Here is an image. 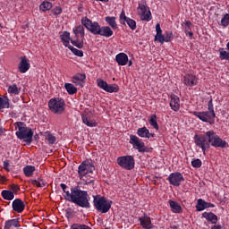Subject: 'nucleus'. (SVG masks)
Masks as SVG:
<instances>
[{"label":"nucleus","instance_id":"f257e3e1","mask_svg":"<svg viewBox=\"0 0 229 229\" xmlns=\"http://www.w3.org/2000/svg\"><path fill=\"white\" fill-rule=\"evenodd\" d=\"M195 146L199 148L205 155L207 149H210V146L213 148H228V143L226 140H224L216 133V131L210 130L206 131L204 134H195L193 137Z\"/></svg>","mask_w":229,"mask_h":229},{"label":"nucleus","instance_id":"f03ea898","mask_svg":"<svg viewBox=\"0 0 229 229\" xmlns=\"http://www.w3.org/2000/svg\"><path fill=\"white\" fill-rule=\"evenodd\" d=\"M66 201H71L81 208H90V196L87 191L81 190L80 186L71 188V192H67Z\"/></svg>","mask_w":229,"mask_h":229},{"label":"nucleus","instance_id":"7ed1b4c3","mask_svg":"<svg viewBox=\"0 0 229 229\" xmlns=\"http://www.w3.org/2000/svg\"><path fill=\"white\" fill-rule=\"evenodd\" d=\"M15 132L17 139L20 140H24L27 144H31L33 142V130L24 123V122L14 123Z\"/></svg>","mask_w":229,"mask_h":229},{"label":"nucleus","instance_id":"20e7f679","mask_svg":"<svg viewBox=\"0 0 229 229\" xmlns=\"http://www.w3.org/2000/svg\"><path fill=\"white\" fill-rule=\"evenodd\" d=\"M208 111H194L193 115L202 121V123H208V124H216V111H214V103L212 98L208 103Z\"/></svg>","mask_w":229,"mask_h":229},{"label":"nucleus","instance_id":"39448f33","mask_svg":"<svg viewBox=\"0 0 229 229\" xmlns=\"http://www.w3.org/2000/svg\"><path fill=\"white\" fill-rule=\"evenodd\" d=\"M93 205L98 212L106 214L110 211V208H112V200L101 195H95L93 196Z\"/></svg>","mask_w":229,"mask_h":229},{"label":"nucleus","instance_id":"423d86ee","mask_svg":"<svg viewBox=\"0 0 229 229\" xmlns=\"http://www.w3.org/2000/svg\"><path fill=\"white\" fill-rule=\"evenodd\" d=\"M96 171V165L91 159L84 160L78 167V174L80 180H83L87 174H90Z\"/></svg>","mask_w":229,"mask_h":229},{"label":"nucleus","instance_id":"0eeeda50","mask_svg":"<svg viewBox=\"0 0 229 229\" xmlns=\"http://www.w3.org/2000/svg\"><path fill=\"white\" fill-rule=\"evenodd\" d=\"M48 108L53 112L60 115L65 112V100L60 98H54L48 101Z\"/></svg>","mask_w":229,"mask_h":229},{"label":"nucleus","instance_id":"6e6552de","mask_svg":"<svg viewBox=\"0 0 229 229\" xmlns=\"http://www.w3.org/2000/svg\"><path fill=\"white\" fill-rule=\"evenodd\" d=\"M81 25L92 33V35H99V31L101 30V25L98 21H92L87 16L81 18Z\"/></svg>","mask_w":229,"mask_h":229},{"label":"nucleus","instance_id":"1a4fd4ad","mask_svg":"<svg viewBox=\"0 0 229 229\" xmlns=\"http://www.w3.org/2000/svg\"><path fill=\"white\" fill-rule=\"evenodd\" d=\"M116 162L122 169H126V171H131L135 169V158L133 156H122L117 157Z\"/></svg>","mask_w":229,"mask_h":229},{"label":"nucleus","instance_id":"9d476101","mask_svg":"<svg viewBox=\"0 0 229 229\" xmlns=\"http://www.w3.org/2000/svg\"><path fill=\"white\" fill-rule=\"evenodd\" d=\"M129 142L135 149L139 151V153H149V148L146 147L144 141H141L140 139H139V137L131 134Z\"/></svg>","mask_w":229,"mask_h":229},{"label":"nucleus","instance_id":"9b49d317","mask_svg":"<svg viewBox=\"0 0 229 229\" xmlns=\"http://www.w3.org/2000/svg\"><path fill=\"white\" fill-rule=\"evenodd\" d=\"M167 181L170 185H173L174 187H180L182 185V182H185V178L182 173L174 172L169 174Z\"/></svg>","mask_w":229,"mask_h":229},{"label":"nucleus","instance_id":"f8f14e48","mask_svg":"<svg viewBox=\"0 0 229 229\" xmlns=\"http://www.w3.org/2000/svg\"><path fill=\"white\" fill-rule=\"evenodd\" d=\"M97 83L99 89H102V90H105L106 92H109L110 94L119 92V85L117 84L108 85V83L102 79L97 80Z\"/></svg>","mask_w":229,"mask_h":229},{"label":"nucleus","instance_id":"ddd939ff","mask_svg":"<svg viewBox=\"0 0 229 229\" xmlns=\"http://www.w3.org/2000/svg\"><path fill=\"white\" fill-rule=\"evenodd\" d=\"M199 78L194 73H185L182 77V83L185 87H196L199 82Z\"/></svg>","mask_w":229,"mask_h":229},{"label":"nucleus","instance_id":"4468645a","mask_svg":"<svg viewBox=\"0 0 229 229\" xmlns=\"http://www.w3.org/2000/svg\"><path fill=\"white\" fill-rule=\"evenodd\" d=\"M138 13L140 15L141 21H147V22H149V21H151L153 18L151 16V11L149 10V7L145 4H139Z\"/></svg>","mask_w":229,"mask_h":229},{"label":"nucleus","instance_id":"2eb2a0df","mask_svg":"<svg viewBox=\"0 0 229 229\" xmlns=\"http://www.w3.org/2000/svg\"><path fill=\"white\" fill-rule=\"evenodd\" d=\"M120 22L121 24H127L129 28H131L133 30H137V21L135 20L127 17L126 13L124 11H122L120 14Z\"/></svg>","mask_w":229,"mask_h":229},{"label":"nucleus","instance_id":"dca6fc26","mask_svg":"<svg viewBox=\"0 0 229 229\" xmlns=\"http://www.w3.org/2000/svg\"><path fill=\"white\" fill-rule=\"evenodd\" d=\"M31 68V64L30 63V59L26 56H21V61L18 64V71L21 74H26L27 72Z\"/></svg>","mask_w":229,"mask_h":229},{"label":"nucleus","instance_id":"f3484780","mask_svg":"<svg viewBox=\"0 0 229 229\" xmlns=\"http://www.w3.org/2000/svg\"><path fill=\"white\" fill-rule=\"evenodd\" d=\"M87 80V75L85 73H76L72 77V82L77 87L83 89Z\"/></svg>","mask_w":229,"mask_h":229},{"label":"nucleus","instance_id":"a211bd4d","mask_svg":"<svg viewBox=\"0 0 229 229\" xmlns=\"http://www.w3.org/2000/svg\"><path fill=\"white\" fill-rule=\"evenodd\" d=\"M25 208L26 205L24 204V201H22V199H16L13 201V210H14V212H17L18 214H22Z\"/></svg>","mask_w":229,"mask_h":229},{"label":"nucleus","instance_id":"6ab92c4d","mask_svg":"<svg viewBox=\"0 0 229 229\" xmlns=\"http://www.w3.org/2000/svg\"><path fill=\"white\" fill-rule=\"evenodd\" d=\"M140 225L144 229H153L155 225L151 223V218L148 216H143L139 217Z\"/></svg>","mask_w":229,"mask_h":229},{"label":"nucleus","instance_id":"aec40b11","mask_svg":"<svg viewBox=\"0 0 229 229\" xmlns=\"http://www.w3.org/2000/svg\"><path fill=\"white\" fill-rule=\"evenodd\" d=\"M170 107L174 112L180 110V98L174 94L170 95Z\"/></svg>","mask_w":229,"mask_h":229},{"label":"nucleus","instance_id":"412c9836","mask_svg":"<svg viewBox=\"0 0 229 229\" xmlns=\"http://www.w3.org/2000/svg\"><path fill=\"white\" fill-rule=\"evenodd\" d=\"M98 35L100 37H106V38H110L114 35V30L108 26H101Z\"/></svg>","mask_w":229,"mask_h":229},{"label":"nucleus","instance_id":"4be33fe9","mask_svg":"<svg viewBox=\"0 0 229 229\" xmlns=\"http://www.w3.org/2000/svg\"><path fill=\"white\" fill-rule=\"evenodd\" d=\"M82 123L89 126V128H96L98 126V123L90 118L89 114H82L81 115Z\"/></svg>","mask_w":229,"mask_h":229},{"label":"nucleus","instance_id":"5701e85b","mask_svg":"<svg viewBox=\"0 0 229 229\" xmlns=\"http://www.w3.org/2000/svg\"><path fill=\"white\" fill-rule=\"evenodd\" d=\"M115 61L118 64V65H127L128 64V55L125 53H119L115 55Z\"/></svg>","mask_w":229,"mask_h":229},{"label":"nucleus","instance_id":"b1692460","mask_svg":"<svg viewBox=\"0 0 229 229\" xmlns=\"http://www.w3.org/2000/svg\"><path fill=\"white\" fill-rule=\"evenodd\" d=\"M168 203L170 205L171 211L174 214H182V212H183L182 206L178 202L174 200H169Z\"/></svg>","mask_w":229,"mask_h":229},{"label":"nucleus","instance_id":"393cba45","mask_svg":"<svg viewBox=\"0 0 229 229\" xmlns=\"http://www.w3.org/2000/svg\"><path fill=\"white\" fill-rule=\"evenodd\" d=\"M157 34L154 38L155 42H159L160 44H164V34H162V28L160 27V23L156 25Z\"/></svg>","mask_w":229,"mask_h":229},{"label":"nucleus","instance_id":"a878e982","mask_svg":"<svg viewBox=\"0 0 229 229\" xmlns=\"http://www.w3.org/2000/svg\"><path fill=\"white\" fill-rule=\"evenodd\" d=\"M12 226L14 228H21V225H19V218L6 220L4 229H11Z\"/></svg>","mask_w":229,"mask_h":229},{"label":"nucleus","instance_id":"bb28decb","mask_svg":"<svg viewBox=\"0 0 229 229\" xmlns=\"http://www.w3.org/2000/svg\"><path fill=\"white\" fill-rule=\"evenodd\" d=\"M202 217H204V219H207V221H210L212 225H217V216L212 212H204L202 214Z\"/></svg>","mask_w":229,"mask_h":229},{"label":"nucleus","instance_id":"cd10ccee","mask_svg":"<svg viewBox=\"0 0 229 229\" xmlns=\"http://www.w3.org/2000/svg\"><path fill=\"white\" fill-rule=\"evenodd\" d=\"M85 25H79V26H75L72 30L76 38H78V37H81V38H84L85 37V27H83Z\"/></svg>","mask_w":229,"mask_h":229},{"label":"nucleus","instance_id":"c85d7f7f","mask_svg":"<svg viewBox=\"0 0 229 229\" xmlns=\"http://www.w3.org/2000/svg\"><path fill=\"white\" fill-rule=\"evenodd\" d=\"M1 196L3 199H6V201H12V199L15 198V194L10 190H3L1 192Z\"/></svg>","mask_w":229,"mask_h":229},{"label":"nucleus","instance_id":"c756f323","mask_svg":"<svg viewBox=\"0 0 229 229\" xmlns=\"http://www.w3.org/2000/svg\"><path fill=\"white\" fill-rule=\"evenodd\" d=\"M137 135L141 137V139H149V129H147L146 126L139 128L137 130Z\"/></svg>","mask_w":229,"mask_h":229},{"label":"nucleus","instance_id":"7c9ffc66","mask_svg":"<svg viewBox=\"0 0 229 229\" xmlns=\"http://www.w3.org/2000/svg\"><path fill=\"white\" fill-rule=\"evenodd\" d=\"M36 168L35 166L31 165H28L23 168V174L27 177V178H31V176H33V174L35 173Z\"/></svg>","mask_w":229,"mask_h":229},{"label":"nucleus","instance_id":"2f4dec72","mask_svg":"<svg viewBox=\"0 0 229 229\" xmlns=\"http://www.w3.org/2000/svg\"><path fill=\"white\" fill-rule=\"evenodd\" d=\"M105 21L113 30H117V21L114 16H107L105 18Z\"/></svg>","mask_w":229,"mask_h":229},{"label":"nucleus","instance_id":"473e14b6","mask_svg":"<svg viewBox=\"0 0 229 229\" xmlns=\"http://www.w3.org/2000/svg\"><path fill=\"white\" fill-rule=\"evenodd\" d=\"M61 40L64 44V46H65V47H69V46H71L69 44V40H71V33L64 31L61 36Z\"/></svg>","mask_w":229,"mask_h":229},{"label":"nucleus","instance_id":"72a5a7b5","mask_svg":"<svg viewBox=\"0 0 229 229\" xmlns=\"http://www.w3.org/2000/svg\"><path fill=\"white\" fill-rule=\"evenodd\" d=\"M64 89L70 96H73V94H76V92H78V88L72 83H65Z\"/></svg>","mask_w":229,"mask_h":229},{"label":"nucleus","instance_id":"f704fd0d","mask_svg":"<svg viewBox=\"0 0 229 229\" xmlns=\"http://www.w3.org/2000/svg\"><path fill=\"white\" fill-rule=\"evenodd\" d=\"M4 108H10V98L0 97V110H4Z\"/></svg>","mask_w":229,"mask_h":229},{"label":"nucleus","instance_id":"c9c22d12","mask_svg":"<svg viewBox=\"0 0 229 229\" xmlns=\"http://www.w3.org/2000/svg\"><path fill=\"white\" fill-rule=\"evenodd\" d=\"M157 114H151L148 118V123L150 124V126L153 127L154 130H159V127H158V122H157Z\"/></svg>","mask_w":229,"mask_h":229},{"label":"nucleus","instance_id":"e433bc0d","mask_svg":"<svg viewBox=\"0 0 229 229\" xmlns=\"http://www.w3.org/2000/svg\"><path fill=\"white\" fill-rule=\"evenodd\" d=\"M197 212H203L206 210V201L203 199H199L196 205Z\"/></svg>","mask_w":229,"mask_h":229},{"label":"nucleus","instance_id":"4c0bfd02","mask_svg":"<svg viewBox=\"0 0 229 229\" xmlns=\"http://www.w3.org/2000/svg\"><path fill=\"white\" fill-rule=\"evenodd\" d=\"M53 8V4L51 2L44 1L39 5V10H42V12H47Z\"/></svg>","mask_w":229,"mask_h":229},{"label":"nucleus","instance_id":"58836bf2","mask_svg":"<svg viewBox=\"0 0 229 229\" xmlns=\"http://www.w3.org/2000/svg\"><path fill=\"white\" fill-rule=\"evenodd\" d=\"M45 139L49 144H55L56 142V136L53 135L49 131L45 132Z\"/></svg>","mask_w":229,"mask_h":229},{"label":"nucleus","instance_id":"ea45409f","mask_svg":"<svg viewBox=\"0 0 229 229\" xmlns=\"http://www.w3.org/2000/svg\"><path fill=\"white\" fill-rule=\"evenodd\" d=\"M218 52H219L220 60H228V62H229V52L225 50V48H223V47H220L218 49Z\"/></svg>","mask_w":229,"mask_h":229},{"label":"nucleus","instance_id":"a19ab883","mask_svg":"<svg viewBox=\"0 0 229 229\" xmlns=\"http://www.w3.org/2000/svg\"><path fill=\"white\" fill-rule=\"evenodd\" d=\"M7 92L9 94H14L15 96H17L21 92V89H19L16 84H13L8 87Z\"/></svg>","mask_w":229,"mask_h":229},{"label":"nucleus","instance_id":"79ce46f5","mask_svg":"<svg viewBox=\"0 0 229 229\" xmlns=\"http://www.w3.org/2000/svg\"><path fill=\"white\" fill-rule=\"evenodd\" d=\"M220 26H223L224 28H228L229 26V13H225L221 21H220Z\"/></svg>","mask_w":229,"mask_h":229},{"label":"nucleus","instance_id":"37998d69","mask_svg":"<svg viewBox=\"0 0 229 229\" xmlns=\"http://www.w3.org/2000/svg\"><path fill=\"white\" fill-rule=\"evenodd\" d=\"M71 44L75 47H78V49H83V39H71Z\"/></svg>","mask_w":229,"mask_h":229},{"label":"nucleus","instance_id":"c03bdc74","mask_svg":"<svg viewBox=\"0 0 229 229\" xmlns=\"http://www.w3.org/2000/svg\"><path fill=\"white\" fill-rule=\"evenodd\" d=\"M68 49H70V51H72L75 55V56H79L80 58H82L83 51L79 50L72 46H68Z\"/></svg>","mask_w":229,"mask_h":229},{"label":"nucleus","instance_id":"a18cd8bd","mask_svg":"<svg viewBox=\"0 0 229 229\" xmlns=\"http://www.w3.org/2000/svg\"><path fill=\"white\" fill-rule=\"evenodd\" d=\"M173 40V31H165L163 35V44L164 42H171Z\"/></svg>","mask_w":229,"mask_h":229},{"label":"nucleus","instance_id":"49530a36","mask_svg":"<svg viewBox=\"0 0 229 229\" xmlns=\"http://www.w3.org/2000/svg\"><path fill=\"white\" fill-rule=\"evenodd\" d=\"M39 181L38 180H31V183L32 185H36V187H46V182H44V180L38 178Z\"/></svg>","mask_w":229,"mask_h":229},{"label":"nucleus","instance_id":"de8ad7c7","mask_svg":"<svg viewBox=\"0 0 229 229\" xmlns=\"http://www.w3.org/2000/svg\"><path fill=\"white\" fill-rule=\"evenodd\" d=\"M191 165L195 169H199V167H201V165H203V163L201 162V159L197 158V159H193L191 161Z\"/></svg>","mask_w":229,"mask_h":229},{"label":"nucleus","instance_id":"09e8293b","mask_svg":"<svg viewBox=\"0 0 229 229\" xmlns=\"http://www.w3.org/2000/svg\"><path fill=\"white\" fill-rule=\"evenodd\" d=\"M62 12H63V10H62V7H60V6H56L51 10V13H53V15H55V17L57 15H61Z\"/></svg>","mask_w":229,"mask_h":229},{"label":"nucleus","instance_id":"8fccbe9b","mask_svg":"<svg viewBox=\"0 0 229 229\" xmlns=\"http://www.w3.org/2000/svg\"><path fill=\"white\" fill-rule=\"evenodd\" d=\"M11 191H13V194H17V192H19L21 191V187H19V185L17 184H11Z\"/></svg>","mask_w":229,"mask_h":229},{"label":"nucleus","instance_id":"3c124183","mask_svg":"<svg viewBox=\"0 0 229 229\" xmlns=\"http://www.w3.org/2000/svg\"><path fill=\"white\" fill-rule=\"evenodd\" d=\"M60 187L65 194V197H64L65 199H67V192H71V191H67V186L65 185V183H61Z\"/></svg>","mask_w":229,"mask_h":229},{"label":"nucleus","instance_id":"603ef678","mask_svg":"<svg viewBox=\"0 0 229 229\" xmlns=\"http://www.w3.org/2000/svg\"><path fill=\"white\" fill-rule=\"evenodd\" d=\"M185 33H187V31H189V30H191V27L192 26V22H191V21H185Z\"/></svg>","mask_w":229,"mask_h":229},{"label":"nucleus","instance_id":"864d4df0","mask_svg":"<svg viewBox=\"0 0 229 229\" xmlns=\"http://www.w3.org/2000/svg\"><path fill=\"white\" fill-rule=\"evenodd\" d=\"M4 169L5 171L10 172V161L8 160L4 161Z\"/></svg>","mask_w":229,"mask_h":229},{"label":"nucleus","instance_id":"5fc2aeb1","mask_svg":"<svg viewBox=\"0 0 229 229\" xmlns=\"http://www.w3.org/2000/svg\"><path fill=\"white\" fill-rule=\"evenodd\" d=\"M82 182H83L84 185H90V183H92V185H94V180L87 181V180L82 178Z\"/></svg>","mask_w":229,"mask_h":229},{"label":"nucleus","instance_id":"6e6d98bb","mask_svg":"<svg viewBox=\"0 0 229 229\" xmlns=\"http://www.w3.org/2000/svg\"><path fill=\"white\" fill-rule=\"evenodd\" d=\"M215 207H216V205L206 201V209L207 208H214Z\"/></svg>","mask_w":229,"mask_h":229},{"label":"nucleus","instance_id":"4d7b16f0","mask_svg":"<svg viewBox=\"0 0 229 229\" xmlns=\"http://www.w3.org/2000/svg\"><path fill=\"white\" fill-rule=\"evenodd\" d=\"M6 133V129H4L2 125H0V137Z\"/></svg>","mask_w":229,"mask_h":229},{"label":"nucleus","instance_id":"13d9d810","mask_svg":"<svg viewBox=\"0 0 229 229\" xmlns=\"http://www.w3.org/2000/svg\"><path fill=\"white\" fill-rule=\"evenodd\" d=\"M211 229H223V226H221L220 225H213Z\"/></svg>","mask_w":229,"mask_h":229},{"label":"nucleus","instance_id":"bf43d9fd","mask_svg":"<svg viewBox=\"0 0 229 229\" xmlns=\"http://www.w3.org/2000/svg\"><path fill=\"white\" fill-rule=\"evenodd\" d=\"M73 228H75V229H81V225H80V224H73Z\"/></svg>","mask_w":229,"mask_h":229},{"label":"nucleus","instance_id":"052dcab7","mask_svg":"<svg viewBox=\"0 0 229 229\" xmlns=\"http://www.w3.org/2000/svg\"><path fill=\"white\" fill-rule=\"evenodd\" d=\"M186 33H188L190 38H192V37H194V33H192L191 31H187Z\"/></svg>","mask_w":229,"mask_h":229},{"label":"nucleus","instance_id":"680f3d73","mask_svg":"<svg viewBox=\"0 0 229 229\" xmlns=\"http://www.w3.org/2000/svg\"><path fill=\"white\" fill-rule=\"evenodd\" d=\"M81 229H92L89 225H81Z\"/></svg>","mask_w":229,"mask_h":229},{"label":"nucleus","instance_id":"e2e57ef3","mask_svg":"<svg viewBox=\"0 0 229 229\" xmlns=\"http://www.w3.org/2000/svg\"><path fill=\"white\" fill-rule=\"evenodd\" d=\"M151 137L153 138V137H155V133H151V132H149V134H148V138H147V139H151Z\"/></svg>","mask_w":229,"mask_h":229},{"label":"nucleus","instance_id":"0e129e2a","mask_svg":"<svg viewBox=\"0 0 229 229\" xmlns=\"http://www.w3.org/2000/svg\"><path fill=\"white\" fill-rule=\"evenodd\" d=\"M127 64H128V66H129V67H131V65H133V63H132L131 61H128Z\"/></svg>","mask_w":229,"mask_h":229},{"label":"nucleus","instance_id":"69168bd1","mask_svg":"<svg viewBox=\"0 0 229 229\" xmlns=\"http://www.w3.org/2000/svg\"><path fill=\"white\" fill-rule=\"evenodd\" d=\"M95 1H100L101 3H108L110 0H95Z\"/></svg>","mask_w":229,"mask_h":229},{"label":"nucleus","instance_id":"338daca9","mask_svg":"<svg viewBox=\"0 0 229 229\" xmlns=\"http://www.w3.org/2000/svg\"><path fill=\"white\" fill-rule=\"evenodd\" d=\"M171 228H173V229H177V228H178V226L174 225V226H172Z\"/></svg>","mask_w":229,"mask_h":229},{"label":"nucleus","instance_id":"774afa93","mask_svg":"<svg viewBox=\"0 0 229 229\" xmlns=\"http://www.w3.org/2000/svg\"><path fill=\"white\" fill-rule=\"evenodd\" d=\"M2 26H1V23H0V28H1Z\"/></svg>","mask_w":229,"mask_h":229}]
</instances>
